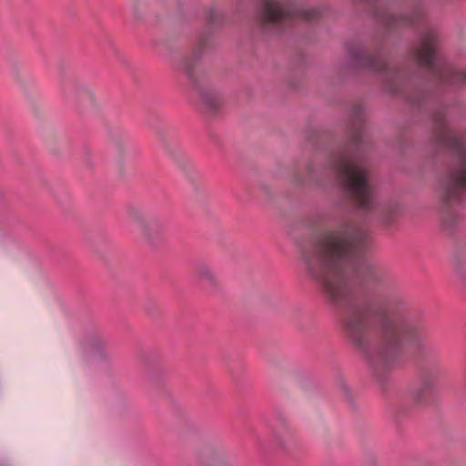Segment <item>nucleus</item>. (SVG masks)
<instances>
[{"label": "nucleus", "mask_w": 466, "mask_h": 466, "mask_svg": "<svg viewBox=\"0 0 466 466\" xmlns=\"http://www.w3.org/2000/svg\"><path fill=\"white\" fill-rule=\"evenodd\" d=\"M365 233L356 225L345 222L320 233L301 251L307 274L323 289L332 302L345 299L351 292L344 267L361 248Z\"/></svg>", "instance_id": "f257e3e1"}, {"label": "nucleus", "mask_w": 466, "mask_h": 466, "mask_svg": "<svg viewBox=\"0 0 466 466\" xmlns=\"http://www.w3.org/2000/svg\"><path fill=\"white\" fill-rule=\"evenodd\" d=\"M434 125L435 143L458 157L457 166L448 172L440 187L441 200L448 206L457 201L461 192L466 190V137L452 127L441 112L434 115Z\"/></svg>", "instance_id": "f03ea898"}, {"label": "nucleus", "mask_w": 466, "mask_h": 466, "mask_svg": "<svg viewBox=\"0 0 466 466\" xmlns=\"http://www.w3.org/2000/svg\"><path fill=\"white\" fill-rule=\"evenodd\" d=\"M354 198L360 208L369 211L375 205L374 190L366 165L351 151L337 153L329 163Z\"/></svg>", "instance_id": "7ed1b4c3"}, {"label": "nucleus", "mask_w": 466, "mask_h": 466, "mask_svg": "<svg viewBox=\"0 0 466 466\" xmlns=\"http://www.w3.org/2000/svg\"><path fill=\"white\" fill-rule=\"evenodd\" d=\"M408 343L420 352L426 350L425 336L421 326L410 315H400L392 319L386 327L385 341L370 360L383 365L390 364L396 358L400 346Z\"/></svg>", "instance_id": "20e7f679"}, {"label": "nucleus", "mask_w": 466, "mask_h": 466, "mask_svg": "<svg viewBox=\"0 0 466 466\" xmlns=\"http://www.w3.org/2000/svg\"><path fill=\"white\" fill-rule=\"evenodd\" d=\"M384 311L374 297H366L354 303L347 318L345 329L350 339L362 347L367 329L383 319Z\"/></svg>", "instance_id": "39448f33"}, {"label": "nucleus", "mask_w": 466, "mask_h": 466, "mask_svg": "<svg viewBox=\"0 0 466 466\" xmlns=\"http://www.w3.org/2000/svg\"><path fill=\"white\" fill-rule=\"evenodd\" d=\"M128 217L138 231L143 243L151 248H157L166 228L165 221L157 217H148L137 207L128 208Z\"/></svg>", "instance_id": "423d86ee"}, {"label": "nucleus", "mask_w": 466, "mask_h": 466, "mask_svg": "<svg viewBox=\"0 0 466 466\" xmlns=\"http://www.w3.org/2000/svg\"><path fill=\"white\" fill-rule=\"evenodd\" d=\"M350 64L356 68H367L378 73H385V81L389 92L394 93L397 88L394 81L399 77V72L391 69L387 60L381 55H370L361 47H356L350 53Z\"/></svg>", "instance_id": "0eeeda50"}, {"label": "nucleus", "mask_w": 466, "mask_h": 466, "mask_svg": "<svg viewBox=\"0 0 466 466\" xmlns=\"http://www.w3.org/2000/svg\"><path fill=\"white\" fill-rule=\"evenodd\" d=\"M317 15L315 9H296L281 0H264L263 3L262 19L268 25H279L287 18L295 16L312 19Z\"/></svg>", "instance_id": "6e6552de"}, {"label": "nucleus", "mask_w": 466, "mask_h": 466, "mask_svg": "<svg viewBox=\"0 0 466 466\" xmlns=\"http://www.w3.org/2000/svg\"><path fill=\"white\" fill-rule=\"evenodd\" d=\"M435 42V33L432 30L426 31L421 35L420 44L411 51V59L420 66L432 68L437 59Z\"/></svg>", "instance_id": "1a4fd4ad"}, {"label": "nucleus", "mask_w": 466, "mask_h": 466, "mask_svg": "<svg viewBox=\"0 0 466 466\" xmlns=\"http://www.w3.org/2000/svg\"><path fill=\"white\" fill-rule=\"evenodd\" d=\"M106 349V339L97 335L90 336L86 342V350L96 361L106 360L109 358Z\"/></svg>", "instance_id": "9d476101"}, {"label": "nucleus", "mask_w": 466, "mask_h": 466, "mask_svg": "<svg viewBox=\"0 0 466 466\" xmlns=\"http://www.w3.org/2000/svg\"><path fill=\"white\" fill-rule=\"evenodd\" d=\"M70 98L77 104H93L95 94L86 84L77 82L73 84Z\"/></svg>", "instance_id": "9b49d317"}, {"label": "nucleus", "mask_w": 466, "mask_h": 466, "mask_svg": "<svg viewBox=\"0 0 466 466\" xmlns=\"http://www.w3.org/2000/svg\"><path fill=\"white\" fill-rule=\"evenodd\" d=\"M197 273L198 278L208 285L214 286L218 282V274L208 264H201L198 267Z\"/></svg>", "instance_id": "f8f14e48"}, {"label": "nucleus", "mask_w": 466, "mask_h": 466, "mask_svg": "<svg viewBox=\"0 0 466 466\" xmlns=\"http://www.w3.org/2000/svg\"><path fill=\"white\" fill-rule=\"evenodd\" d=\"M439 380V372L425 370L422 372L420 383L422 391H430L436 389Z\"/></svg>", "instance_id": "ddd939ff"}, {"label": "nucleus", "mask_w": 466, "mask_h": 466, "mask_svg": "<svg viewBox=\"0 0 466 466\" xmlns=\"http://www.w3.org/2000/svg\"><path fill=\"white\" fill-rule=\"evenodd\" d=\"M440 74V77L443 80L447 81H459V82H466V73L463 71H459L451 66H444L441 68Z\"/></svg>", "instance_id": "4468645a"}, {"label": "nucleus", "mask_w": 466, "mask_h": 466, "mask_svg": "<svg viewBox=\"0 0 466 466\" xmlns=\"http://www.w3.org/2000/svg\"><path fill=\"white\" fill-rule=\"evenodd\" d=\"M364 278L369 281H377L381 278V272L376 266L367 264Z\"/></svg>", "instance_id": "2eb2a0df"}, {"label": "nucleus", "mask_w": 466, "mask_h": 466, "mask_svg": "<svg viewBox=\"0 0 466 466\" xmlns=\"http://www.w3.org/2000/svg\"><path fill=\"white\" fill-rule=\"evenodd\" d=\"M203 102L210 111H215L219 106V100L217 96L208 92L203 93Z\"/></svg>", "instance_id": "dca6fc26"}, {"label": "nucleus", "mask_w": 466, "mask_h": 466, "mask_svg": "<svg viewBox=\"0 0 466 466\" xmlns=\"http://www.w3.org/2000/svg\"><path fill=\"white\" fill-rule=\"evenodd\" d=\"M320 167H324L315 161H309L307 163L305 170L309 178H315L318 175V170Z\"/></svg>", "instance_id": "f3484780"}, {"label": "nucleus", "mask_w": 466, "mask_h": 466, "mask_svg": "<svg viewBox=\"0 0 466 466\" xmlns=\"http://www.w3.org/2000/svg\"><path fill=\"white\" fill-rule=\"evenodd\" d=\"M421 15V11L417 9L413 11L411 14H404L402 15L401 18L405 24H411L413 23L417 18H419Z\"/></svg>", "instance_id": "a211bd4d"}, {"label": "nucleus", "mask_w": 466, "mask_h": 466, "mask_svg": "<svg viewBox=\"0 0 466 466\" xmlns=\"http://www.w3.org/2000/svg\"><path fill=\"white\" fill-rule=\"evenodd\" d=\"M276 440L282 448H287L288 445L293 441V435L291 432H288L284 438L280 434L276 435Z\"/></svg>", "instance_id": "6ab92c4d"}, {"label": "nucleus", "mask_w": 466, "mask_h": 466, "mask_svg": "<svg viewBox=\"0 0 466 466\" xmlns=\"http://www.w3.org/2000/svg\"><path fill=\"white\" fill-rule=\"evenodd\" d=\"M397 210V205L393 204V205H384L382 208H381V211L383 212V214L385 216H388V214L390 213H393Z\"/></svg>", "instance_id": "aec40b11"}, {"label": "nucleus", "mask_w": 466, "mask_h": 466, "mask_svg": "<svg viewBox=\"0 0 466 466\" xmlns=\"http://www.w3.org/2000/svg\"><path fill=\"white\" fill-rule=\"evenodd\" d=\"M133 13L136 19H140L142 17V14L139 13L136 7L133 8Z\"/></svg>", "instance_id": "412c9836"}, {"label": "nucleus", "mask_w": 466, "mask_h": 466, "mask_svg": "<svg viewBox=\"0 0 466 466\" xmlns=\"http://www.w3.org/2000/svg\"><path fill=\"white\" fill-rule=\"evenodd\" d=\"M362 111H363V107H362V106H356V107L354 108V113H355L356 115H360V114L362 113Z\"/></svg>", "instance_id": "4be33fe9"}]
</instances>
